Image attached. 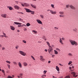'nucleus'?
<instances>
[{"mask_svg": "<svg viewBox=\"0 0 78 78\" xmlns=\"http://www.w3.org/2000/svg\"><path fill=\"white\" fill-rule=\"evenodd\" d=\"M51 6L52 8H55V6H54V5L51 4Z\"/></svg>", "mask_w": 78, "mask_h": 78, "instance_id": "72a5a7b5", "label": "nucleus"}, {"mask_svg": "<svg viewBox=\"0 0 78 78\" xmlns=\"http://www.w3.org/2000/svg\"><path fill=\"white\" fill-rule=\"evenodd\" d=\"M19 75L20 77L21 78H22L23 77H22V76H23V74L22 73H20V74Z\"/></svg>", "mask_w": 78, "mask_h": 78, "instance_id": "a878e982", "label": "nucleus"}, {"mask_svg": "<svg viewBox=\"0 0 78 78\" xmlns=\"http://www.w3.org/2000/svg\"><path fill=\"white\" fill-rule=\"evenodd\" d=\"M69 69H70V70H71V69H72V67H71L70 66L69 67Z\"/></svg>", "mask_w": 78, "mask_h": 78, "instance_id": "052dcab7", "label": "nucleus"}, {"mask_svg": "<svg viewBox=\"0 0 78 78\" xmlns=\"http://www.w3.org/2000/svg\"><path fill=\"white\" fill-rule=\"evenodd\" d=\"M13 64H14L15 65H16V64H17V63H16V62H13Z\"/></svg>", "mask_w": 78, "mask_h": 78, "instance_id": "09e8293b", "label": "nucleus"}, {"mask_svg": "<svg viewBox=\"0 0 78 78\" xmlns=\"http://www.w3.org/2000/svg\"><path fill=\"white\" fill-rule=\"evenodd\" d=\"M10 28L11 30H12V31H14V30H15V27L12 26H10Z\"/></svg>", "mask_w": 78, "mask_h": 78, "instance_id": "1a4fd4ad", "label": "nucleus"}, {"mask_svg": "<svg viewBox=\"0 0 78 78\" xmlns=\"http://www.w3.org/2000/svg\"><path fill=\"white\" fill-rule=\"evenodd\" d=\"M7 66H8V67L9 69H10V65L8 64Z\"/></svg>", "mask_w": 78, "mask_h": 78, "instance_id": "c03bdc74", "label": "nucleus"}, {"mask_svg": "<svg viewBox=\"0 0 78 78\" xmlns=\"http://www.w3.org/2000/svg\"><path fill=\"white\" fill-rule=\"evenodd\" d=\"M33 32H34V33L35 34H37V31H36V30H33L32 31Z\"/></svg>", "mask_w": 78, "mask_h": 78, "instance_id": "bb28decb", "label": "nucleus"}, {"mask_svg": "<svg viewBox=\"0 0 78 78\" xmlns=\"http://www.w3.org/2000/svg\"><path fill=\"white\" fill-rule=\"evenodd\" d=\"M14 23L16 25H22V23L17 22H14Z\"/></svg>", "mask_w": 78, "mask_h": 78, "instance_id": "f3484780", "label": "nucleus"}, {"mask_svg": "<svg viewBox=\"0 0 78 78\" xmlns=\"http://www.w3.org/2000/svg\"><path fill=\"white\" fill-rule=\"evenodd\" d=\"M71 74L72 75H73V77H75V78H76V77H77V75L75 76V75H76V73H75L74 72H72L71 73Z\"/></svg>", "mask_w": 78, "mask_h": 78, "instance_id": "6e6552de", "label": "nucleus"}, {"mask_svg": "<svg viewBox=\"0 0 78 78\" xmlns=\"http://www.w3.org/2000/svg\"><path fill=\"white\" fill-rule=\"evenodd\" d=\"M69 7H70L71 9H75V7L73 6L72 5H69Z\"/></svg>", "mask_w": 78, "mask_h": 78, "instance_id": "9d476101", "label": "nucleus"}, {"mask_svg": "<svg viewBox=\"0 0 78 78\" xmlns=\"http://www.w3.org/2000/svg\"><path fill=\"white\" fill-rule=\"evenodd\" d=\"M24 5L26 7H28V6H30V4L28 3H24Z\"/></svg>", "mask_w": 78, "mask_h": 78, "instance_id": "9b49d317", "label": "nucleus"}, {"mask_svg": "<svg viewBox=\"0 0 78 78\" xmlns=\"http://www.w3.org/2000/svg\"><path fill=\"white\" fill-rule=\"evenodd\" d=\"M18 65L20 68H22V64H21V63L20 62H18Z\"/></svg>", "mask_w": 78, "mask_h": 78, "instance_id": "a211bd4d", "label": "nucleus"}, {"mask_svg": "<svg viewBox=\"0 0 78 78\" xmlns=\"http://www.w3.org/2000/svg\"><path fill=\"white\" fill-rule=\"evenodd\" d=\"M47 11H48H48H50V12H51V10H50V9H48L47 10Z\"/></svg>", "mask_w": 78, "mask_h": 78, "instance_id": "49530a36", "label": "nucleus"}, {"mask_svg": "<svg viewBox=\"0 0 78 78\" xmlns=\"http://www.w3.org/2000/svg\"><path fill=\"white\" fill-rule=\"evenodd\" d=\"M40 61H41L44 62V61L45 60V59L43 58L44 57L42 56H40Z\"/></svg>", "mask_w": 78, "mask_h": 78, "instance_id": "423d86ee", "label": "nucleus"}, {"mask_svg": "<svg viewBox=\"0 0 78 78\" xmlns=\"http://www.w3.org/2000/svg\"><path fill=\"white\" fill-rule=\"evenodd\" d=\"M73 31L74 32H76V33H77V29L74 28L73 29Z\"/></svg>", "mask_w": 78, "mask_h": 78, "instance_id": "412c9836", "label": "nucleus"}, {"mask_svg": "<svg viewBox=\"0 0 78 78\" xmlns=\"http://www.w3.org/2000/svg\"><path fill=\"white\" fill-rule=\"evenodd\" d=\"M72 61H70L69 62V63H68V65H70V64H72Z\"/></svg>", "mask_w": 78, "mask_h": 78, "instance_id": "c756f323", "label": "nucleus"}, {"mask_svg": "<svg viewBox=\"0 0 78 78\" xmlns=\"http://www.w3.org/2000/svg\"><path fill=\"white\" fill-rule=\"evenodd\" d=\"M18 13H19V14H24V13L23 12H18Z\"/></svg>", "mask_w": 78, "mask_h": 78, "instance_id": "c9c22d12", "label": "nucleus"}, {"mask_svg": "<svg viewBox=\"0 0 78 78\" xmlns=\"http://www.w3.org/2000/svg\"><path fill=\"white\" fill-rule=\"evenodd\" d=\"M44 51H46V52H47V49H45Z\"/></svg>", "mask_w": 78, "mask_h": 78, "instance_id": "680f3d73", "label": "nucleus"}, {"mask_svg": "<svg viewBox=\"0 0 78 78\" xmlns=\"http://www.w3.org/2000/svg\"><path fill=\"white\" fill-rule=\"evenodd\" d=\"M6 16H7L6 14H3L1 15V16H2V17H4V18H6Z\"/></svg>", "mask_w": 78, "mask_h": 78, "instance_id": "2eb2a0df", "label": "nucleus"}, {"mask_svg": "<svg viewBox=\"0 0 78 78\" xmlns=\"http://www.w3.org/2000/svg\"><path fill=\"white\" fill-rule=\"evenodd\" d=\"M24 31H27V28H25L24 29Z\"/></svg>", "mask_w": 78, "mask_h": 78, "instance_id": "4d7b16f0", "label": "nucleus"}, {"mask_svg": "<svg viewBox=\"0 0 78 78\" xmlns=\"http://www.w3.org/2000/svg\"><path fill=\"white\" fill-rule=\"evenodd\" d=\"M7 78H13L11 76H8Z\"/></svg>", "mask_w": 78, "mask_h": 78, "instance_id": "37998d69", "label": "nucleus"}, {"mask_svg": "<svg viewBox=\"0 0 78 78\" xmlns=\"http://www.w3.org/2000/svg\"><path fill=\"white\" fill-rule=\"evenodd\" d=\"M16 49H17V48H18V47L16 46Z\"/></svg>", "mask_w": 78, "mask_h": 78, "instance_id": "774afa93", "label": "nucleus"}, {"mask_svg": "<svg viewBox=\"0 0 78 78\" xmlns=\"http://www.w3.org/2000/svg\"><path fill=\"white\" fill-rule=\"evenodd\" d=\"M23 42H24L25 44H26L27 43V41L25 40H23Z\"/></svg>", "mask_w": 78, "mask_h": 78, "instance_id": "79ce46f5", "label": "nucleus"}, {"mask_svg": "<svg viewBox=\"0 0 78 78\" xmlns=\"http://www.w3.org/2000/svg\"><path fill=\"white\" fill-rule=\"evenodd\" d=\"M2 50H5V48L4 47H2Z\"/></svg>", "mask_w": 78, "mask_h": 78, "instance_id": "5fc2aeb1", "label": "nucleus"}, {"mask_svg": "<svg viewBox=\"0 0 78 78\" xmlns=\"http://www.w3.org/2000/svg\"><path fill=\"white\" fill-rule=\"evenodd\" d=\"M65 78H70V77L69 76H66Z\"/></svg>", "mask_w": 78, "mask_h": 78, "instance_id": "e433bc0d", "label": "nucleus"}, {"mask_svg": "<svg viewBox=\"0 0 78 78\" xmlns=\"http://www.w3.org/2000/svg\"><path fill=\"white\" fill-rule=\"evenodd\" d=\"M51 14H56V11H54L53 12L52 10H51Z\"/></svg>", "mask_w": 78, "mask_h": 78, "instance_id": "ddd939ff", "label": "nucleus"}, {"mask_svg": "<svg viewBox=\"0 0 78 78\" xmlns=\"http://www.w3.org/2000/svg\"><path fill=\"white\" fill-rule=\"evenodd\" d=\"M51 62V61H49L48 62V63H50Z\"/></svg>", "mask_w": 78, "mask_h": 78, "instance_id": "338daca9", "label": "nucleus"}, {"mask_svg": "<svg viewBox=\"0 0 78 78\" xmlns=\"http://www.w3.org/2000/svg\"><path fill=\"white\" fill-rule=\"evenodd\" d=\"M40 16L41 17V19H44V16L42 15H41Z\"/></svg>", "mask_w": 78, "mask_h": 78, "instance_id": "c85d7f7f", "label": "nucleus"}, {"mask_svg": "<svg viewBox=\"0 0 78 78\" xmlns=\"http://www.w3.org/2000/svg\"><path fill=\"white\" fill-rule=\"evenodd\" d=\"M56 70H57V71H59V67H58V66H56Z\"/></svg>", "mask_w": 78, "mask_h": 78, "instance_id": "4be33fe9", "label": "nucleus"}, {"mask_svg": "<svg viewBox=\"0 0 78 78\" xmlns=\"http://www.w3.org/2000/svg\"><path fill=\"white\" fill-rule=\"evenodd\" d=\"M62 40H63V41H64V40H65V38L64 37H62Z\"/></svg>", "mask_w": 78, "mask_h": 78, "instance_id": "3c124183", "label": "nucleus"}, {"mask_svg": "<svg viewBox=\"0 0 78 78\" xmlns=\"http://www.w3.org/2000/svg\"><path fill=\"white\" fill-rule=\"evenodd\" d=\"M6 62H7V63H8L9 64H11V62L9 61H6Z\"/></svg>", "mask_w": 78, "mask_h": 78, "instance_id": "4c0bfd02", "label": "nucleus"}, {"mask_svg": "<svg viewBox=\"0 0 78 78\" xmlns=\"http://www.w3.org/2000/svg\"><path fill=\"white\" fill-rule=\"evenodd\" d=\"M24 9L26 10V12H32L31 11V10H30V9H28L27 8H24Z\"/></svg>", "mask_w": 78, "mask_h": 78, "instance_id": "39448f33", "label": "nucleus"}, {"mask_svg": "<svg viewBox=\"0 0 78 78\" xmlns=\"http://www.w3.org/2000/svg\"><path fill=\"white\" fill-rule=\"evenodd\" d=\"M0 37H4V35H0Z\"/></svg>", "mask_w": 78, "mask_h": 78, "instance_id": "13d9d810", "label": "nucleus"}, {"mask_svg": "<svg viewBox=\"0 0 78 78\" xmlns=\"http://www.w3.org/2000/svg\"><path fill=\"white\" fill-rule=\"evenodd\" d=\"M23 26H24V27H27V26L25 24H23Z\"/></svg>", "mask_w": 78, "mask_h": 78, "instance_id": "e2e57ef3", "label": "nucleus"}, {"mask_svg": "<svg viewBox=\"0 0 78 78\" xmlns=\"http://www.w3.org/2000/svg\"><path fill=\"white\" fill-rule=\"evenodd\" d=\"M31 57L34 60V61H36V60L34 58V57H33V56L32 55H31Z\"/></svg>", "mask_w": 78, "mask_h": 78, "instance_id": "473e14b6", "label": "nucleus"}, {"mask_svg": "<svg viewBox=\"0 0 78 78\" xmlns=\"http://www.w3.org/2000/svg\"><path fill=\"white\" fill-rule=\"evenodd\" d=\"M21 4L22 6H25V5H24V4H23L22 3H21Z\"/></svg>", "mask_w": 78, "mask_h": 78, "instance_id": "a19ab883", "label": "nucleus"}, {"mask_svg": "<svg viewBox=\"0 0 78 78\" xmlns=\"http://www.w3.org/2000/svg\"><path fill=\"white\" fill-rule=\"evenodd\" d=\"M26 25L27 27H29V26H30V24L29 23H27L26 24Z\"/></svg>", "mask_w": 78, "mask_h": 78, "instance_id": "7c9ffc66", "label": "nucleus"}, {"mask_svg": "<svg viewBox=\"0 0 78 78\" xmlns=\"http://www.w3.org/2000/svg\"><path fill=\"white\" fill-rule=\"evenodd\" d=\"M55 55H52V58H54V57H55Z\"/></svg>", "mask_w": 78, "mask_h": 78, "instance_id": "6e6d98bb", "label": "nucleus"}, {"mask_svg": "<svg viewBox=\"0 0 78 78\" xmlns=\"http://www.w3.org/2000/svg\"><path fill=\"white\" fill-rule=\"evenodd\" d=\"M36 21L38 23L42 25V21H41L40 20L37 19L36 20Z\"/></svg>", "mask_w": 78, "mask_h": 78, "instance_id": "0eeeda50", "label": "nucleus"}, {"mask_svg": "<svg viewBox=\"0 0 78 78\" xmlns=\"http://www.w3.org/2000/svg\"><path fill=\"white\" fill-rule=\"evenodd\" d=\"M42 38L43 39H44V38H45V37L43 36L42 37Z\"/></svg>", "mask_w": 78, "mask_h": 78, "instance_id": "0e129e2a", "label": "nucleus"}, {"mask_svg": "<svg viewBox=\"0 0 78 78\" xmlns=\"http://www.w3.org/2000/svg\"><path fill=\"white\" fill-rule=\"evenodd\" d=\"M30 5L32 8H34V9H36V6L33 5V4Z\"/></svg>", "mask_w": 78, "mask_h": 78, "instance_id": "dca6fc26", "label": "nucleus"}, {"mask_svg": "<svg viewBox=\"0 0 78 78\" xmlns=\"http://www.w3.org/2000/svg\"><path fill=\"white\" fill-rule=\"evenodd\" d=\"M19 52L21 55H23V56H26V54L25 52L21 51H19Z\"/></svg>", "mask_w": 78, "mask_h": 78, "instance_id": "7ed1b4c3", "label": "nucleus"}, {"mask_svg": "<svg viewBox=\"0 0 78 78\" xmlns=\"http://www.w3.org/2000/svg\"><path fill=\"white\" fill-rule=\"evenodd\" d=\"M46 43L49 46V48L48 49V51L49 53L50 54V53H53V48L52 47L50 46V44L48 41L46 42Z\"/></svg>", "mask_w": 78, "mask_h": 78, "instance_id": "f257e3e1", "label": "nucleus"}, {"mask_svg": "<svg viewBox=\"0 0 78 78\" xmlns=\"http://www.w3.org/2000/svg\"><path fill=\"white\" fill-rule=\"evenodd\" d=\"M59 16L60 17H64V16L62 15H60Z\"/></svg>", "mask_w": 78, "mask_h": 78, "instance_id": "2f4dec72", "label": "nucleus"}, {"mask_svg": "<svg viewBox=\"0 0 78 78\" xmlns=\"http://www.w3.org/2000/svg\"><path fill=\"white\" fill-rule=\"evenodd\" d=\"M47 71L44 70L43 72L44 74H46V73H47Z\"/></svg>", "mask_w": 78, "mask_h": 78, "instance_id": "f704fd0d", "label": "nucleus"}, {"mask_svg": "<svg viewBox=\"0 0 78 78\" xmlns=\"http://www.w3.org/2000/svg\"><path fill=\"white\" fill-rule=\"evenodd\" d=\"M63 41L61 39V38H60L59 42L62 45H63V44H64V43L62 42Z\"/></svg>", "mask_w": 78, "mask_h": 78, "instance_id": "f8f14e48", "label": "nucleus"}, {"mask_svg": "<svg viewBox=\"0 0 78 78\" xmlns=\"http://www.w3.org/2000/svg\"><path fill=\"white\" fill-rule=\"evenodd\" d=\"M59 14H60V15H63L64 14V12L63 11L60 12H59Z\"/></svg>", "mask_w": 78, "mask_h": 78, "instance_id": "6ab92c4d", "label": "nucleus"}, {"mask_svg": "<svg viewBox=\"0 0 78 78\" xmlns=\"http://www.w3.org/2000/svg\"><path fill=\"white\" fill-rule=\"evenodd\" d=\"M7 8H9V10L10 11H12V10L13 9V8H12V7H11V6H8Z\"/></svg>", "mask_w": 78, "mask_h": 78, "instance_id": "4468645a", "label": "nucleus"}, {"mask_svg": "<svg viewBox=\"0 0 78 78\" xmlns=\"http://www.w3.org/2000/svg\"><path fill=\"white\" fill-rule=\"evenodd\" d=\"M69 41L71 43L72 45H75V46H78V43L75 41L71 39L69 40Z\"/></svg>", "mask_w": 78, "mask_h": 78, "instance_id": "f03ea898", "label": "nucleus"}, {"mask_svg": "<svg viewBox=\"0 0 78 78\" xmlns=\"http://www.w3.org/2000/svg\"><path fill=\"white\" fill-rule=\"evenodd\" d=\"M54 52H55V55H57L58 54V52L56 50H55Z\"/></svg>", "mask_w": 78, "mask_h": 78, "instance_id": "393cba45", "label": "nucleus"}, {"mask_svg": "<svg viewBox=\"0 0 78 78\" xmlns=\"http://www.w3.org/2000/svg\"><path fill=\"white\" fill-rule=\"evenodd\" d=\"M14 8L15 9H17V10H19V9L20 8L19 6H17V5H14Z\"/></svg>", "mask_w": 78, "mask_h": 78, "instance_id": "20e7f679", "label": "nucleus"}, {"mask_svg": "<svg viewBox=\"0 0 78 78\" xmlns=\"http://www.w3.org/2000/svg\"><path fill=\"white\" fill-rule=\"evenodd\" d=\"M68 55L69 56H70V57H72V56H73V54H72L70 53H69L68 54Z\"/></svg>", "mask_w": 78, "mask_h": 78, "instance_id": "aec40b11", "label": "nucleus"}, {"mask_svg": "<svg viewBox=\"0 0 78 78\" xmlns=\"http://www.w3.org/2000/svg\"><path fill=\"white\" fill-rule=\"evenodd\" d=\"M19 20H20V22H22V21H23V20L21 18H19Z\"/></svg>", "mask_w": 78, "mask_h": 78, "instance_id": "ea45409f", "label": "nucleus"}, {"mask_svg": "<svg viewBox=\"0 0 78 78\" xmlns=\"http://www.w3.org/2000/svg\"><path fill=\"white\" fill-rule=\"evenodd\" d=\"M18 27H21V25H18Z\"/></svg>", "mask_w": 78, "mask_h": 78, "instance_id": "bf43d9fd", "label": "nucleus"}, {"mask_svg": "<svg viewBox=\"0 0 78 78\" xmlns=\"http://www.w3.org/2000/svg\"><path fill=\"white\" fill-rule=\"evenodd\" d=\"M15 2H16V3L17 4H18L19 2V1H15Z\"/></svg>", "mask_w": 78, "mask_h": 78, "instance_id": "603ef678", "label": "nucleus"}, {"mask_svg": "<svg viewBox=\"0 0 78 78\" xmlns=\"http://www.w3.org/2000/svg\"><path fill=\"white\" fill-rule=\"evenodd\" d=\"M56 50H58V51H61V50H60L59 48H57L56 49Z\"/></svg>", "mask_w": 78, "mask_h": 78, "instance_id": "de8ad7c7", "label": "nucleus"}, {"mask_svg": "<svg viewBox=\"0 0 78 78\" xmlns=\"http://www.w3.org/2000/svg\"><path fill=\"white\" fill-rule=\"evenodd\" d=\"M17 32H20V30H17Z\"/></svg>", "mask_w": 78, "mask_h": 78, "instance_id": "69168bd1", "label": "nucleus"}, {"mask_svg": "<svg viewBox=\"0 0 78 78\" xmlns=\"http://www.w3.org/2000/svg\"><path fill=\"white\" fill-rule=\"evenodd\" d=\"M69 5H66V8H69Z\"/></svg>", "mask_w": 78, "mask_h": 78, "instance_id": "8fccbe9b", "label": "nucleus"}, {"mask_svg": "<svg viewBox=\"0 0 78 78\" xmlns=\"http://www.w3.org/2000/svg\"><path fill=\"white\" fill-rule=\"evenodd\" d=\"M3 34L4 36V37H6V34L4 33V32H3Z\"/></svg>", "mask_w": 78, "mask_h": 78, "instance_id": "cd10ccee", "label": "nucleus"}, {"mask_svg": "<svg viewBox=\"0 0 78 78\" xmlns=\"http://www.w3.org/2000/svg\"><path fill=\"white\" fill-rule=\"evenodd\" d=\"M23 64L24 66H27L28 64L26 62H24Z\"/></svg>", "mask_w": 78, "mask_h": 78, "instance_id": "b1692460", "label": "nucleus"}, {"mask_svg": "<svg viewBox=\"0 0 78 78\" xmlns=\"http://www.w3.org/2000/svg\"><path fill=\"white\" fill-rule=\"evenodd\" d=\"M46 76V75L45 74L41 76L42 78H45V77Z\"/></svg>", "mask_w": 78, "mask_h": 78, "instance_id": "5701e85b", "label": "nucleus"}, {"mask_svg": "<svg viewBox=\"0 0 78 78\" xmlns=\"http://www.w3.org/2000/svg\"><path fill=\"white\" fill-rule=\"evenodd\" d=\"M2 72H3V73H5V71H4V70H2Z\"/></svg>", "mask_w": 78, "mask_h": 78, "instance_id": "864d4df0", "label": "nucleus"}, {"mask_svg": "<svg viewBox=\"0 0 78 78\" xmlns=\"http://www.w3.org/2000/svg\"><path fill=\"white\" fill-rule=\"evenodd\" d=\"M31 12V14H34V12L33 11H31V12Z\"/></svg>", "mask_w": 78, "mask_h": 78, "instance_id": "58836bf2", "label": "nucleus"}, {"mask_svg": "<svg viewBox=\"0 0 78 78\" xmlns=\"http://www.w3.org/2000/svg\"><path fill=\"white\" fill-rule=\"evenodd\" d=\"M54 29H55V30H58V27H54Z\"/></svg>", "mask_w": 78, "mask_h": 78, "instance_id": "a18cd8bd", "label": "nucleus"}]
</instances>
